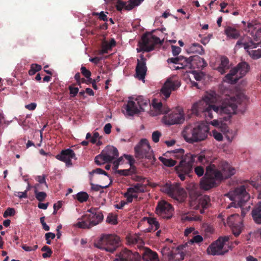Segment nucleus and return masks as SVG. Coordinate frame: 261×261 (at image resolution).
Masks as SVG:
<instances>
[{
	"instance_id": "46",
	"label": "nucleus",
	"mask_w": 261,
	"mask_h": 261,
	"mask_svg": "<svg viewBox=\"0 0 261 261\" xmlns=\"http://www.w3.org/2000/svg\"><path fill=\"white\" fill-rule=\"evenodd\" d=\"M172 152L173 153V156L176 159H182L184 156L185 150L183 149L179 148L172 151Z\"/></svg>"
},
{
	"instance_id": "3",
	"label": "nucleus",
	"mask_w": 261,
	"mask_h": 261,
	"mask_svg": "<svg viewBox=\"0 0 261 261\" xmlns=\"http://www.w3.org/2000/svg\"><path fill=\"white\" fill-rule=\"evenodd\" d=\"M209 129L208 125L206 123L201 122L194 127L187 126L182 134L186 142L193 143L204 140L207 137Z\"/></svg>"
},
{
	"instance_id": "13",
	"label": "nucleus",
	"mask_w": 261,
	"mask_h": 261,
	"mask_svg": "<svg viewBox=\"0 0 261 261\" xmlns=\"http://www.w3.org/2000/svg\"><path fill=\"white\" fill-rule=\"evenodd\" d=\"M163 118V122L168 125L182 123L185 121L184 114L182 111L176 109L169 113H165Z\"/></svg>"
},
{
	"instance_id": "48",
	"label": "nucleus",
	"mask_w": 261,
	"mask_h": 261,
	"mask_svg": "<svg viewBox=\"0 0 261 261\" xmlns=\"http://www.w3.org/2000/svg\"><path fill=\"white\" fill-rule=\"evenodd\" d=\"M137 193H143L145 191L146 186L139 183L133 185Z\"/></svg>"
},
{
	"instance_id": "29",
	"label": "nucleus",
	"mask_w": 261,
	"mask_h": 261,
	"mask_svg": "<svg viewBox=\"0 0 261 261\" xmlns=\"http://www.w3.org/2000/svg\"><path fill=\"white\" fill-rule=\"evenodd\" d=\"M229 68V61L228 59L226 57H222L221 58V64L217 68L218 71L222 74L226 72Z\"/></svg>"
},
{
	"instance_id": "36",
	"label": "nucleus",
	"mask_w": 261,
	"mask_h": 261,
	"mask_svg": "<svg viewBox=\"0 0 261 261\" xmlns=\"http://www.w3.org/2000/svg\"><path fill=\"white\" fill-rule=\"evenodd\" d=\"M136 101H137V105L139 107L140 111H144L145 107H147L149 103V101L147 99L143 98L142 96H140L136 98Z\"/></svg>"
},
{
	"instance_id": "17",
	"label": "nucleus",
	"mask_w": 261,
	"mask_h": 261,
	"mask_svg": "<svg viewBox=\"0 0 261 261\" xmlns=\"http://www.w3.org/2000/svg\"><path fill=\"white\" fill-rule=\"evenodd\" d=\"M244 48L254 59L261 57V42L255 43L251 40L244 44Z\"/></svg>"
},
{
	"instance_id": "39",
	"label": "nucleus",
	"mask_w": 261,
	"mask_h": 261,
	"mask_svg": "<svg viewBox=\"0 0 261 261\" xmlns=\"http://www.w3.org/2000/svg\"><path fill=\"white\" fill-rule=\"evenodd\" d=\"M107 159V158L103 153L102 151H101L100 154L96 156L94 161L97 165H101L105 163H109Z\"/></svg>"
},
{
	"instance_id": "28",
	"label": "nucleus",
	"mask_w": 261,
	"mask_h": 261,
	"mask_svg": "<svg viewBox=\"0 0 261 261\" xmlns=\"http://www.w3.org/2000/svg\"><path fill=\"white\" fill-rule=\"evenodd\" d=\"M250 185L254 187L258 192L259 194L258 195L259 198H261V174H258L256 177H252L250 181Z\"/></svg>"
},
{
	"instance_id": "64",
	"label": "nucleus",
	"mask_w": 261,
	"mask_h": 261,
	"mask_svg": "<svg viewBox=\"0 0 261 261\" xmlns=\"http://www.w3.org/2000/svg\"><path fill=\"white\" fill-rule=\"evenodd\" d=\"M107 222L113 224H116L117 223L116 218L113 216H109L107 218Z\"/></svg>"
},
{
	"instance_id": "24",
	"label": "nucleus",
	"mask_w": 261,
	"mask_h": 261,
	"mask_svg": "<svg viewBox=\"0 0 261 261\" xmlns=\"http://www.w3.org/2000/svg\"><path fill=\"white\" fill-rule=\"evenodd\" d=\"M142 220L147 221L150 227L147 229L148 232L154 231L160 227V224L156 219L152 217H144Z\"/></svg>"
},
{
	"instance_id": "63",
	"label": "nucleus",
	"mask_w": 261,
	"mask_h": 261,
	"mask_svg": "<svg viewBox=\"0 0 261 261\" xmlns=\"http://www.w3.org/2000/svg\"><path fill=\"white\" fill-rule=\"evenodd\" d=\"M36 180L40 183V184H44L45 186L47 187V185L45 181V175L42 176H38L37 177Z\"/></svg>"
},
{
	"instance_id": "9",
	"label": "nucleus",
	"mask_w": 261,
	"mask_h": 261,
	"mask_svg": "<svg viewBox=\"0 0 261 261\" xmlns=\"http://www.w3.org/2000/svg\"><path fill=\"white\" fill-rule=\"evenodd\" d=\"M250 66L246 62L239 63L236 67L231 69L225 76V81L230 84H236L249 71Z\"/></svg>"
},
{
	"instance_id": "49",
	"label": "nucleus",
	"mask_w": 261,
	"mask_h": 261,
	"mask_svg": "<svg viewBox=\"0 0 261 261\" xmlns=\"http://www.w3.org/2000/svg\"><path fill=\"white\" fill-rule=\"evenodd\" d=\"M92 15L93 16H98V19L100 20L105 21H108V17L103 11H101L100 13L94 12L92 13Z\"/></svg>"
},
{
	"instance_id": "51",
	"label": "nucleus",
	"mask_w": 261,
	"mask_h": 261,
	"mask_svg": "<svg viewBox=\"0 0 261 261\" xmlns=\"http://www.w3.org/2000/svg\"><path fill=\"white\" fill-rule=\"evenodd\" d=\"M15 214V211L14 208H8L3 214V217L4 218H7L8 216H13Z\"/></svg>"
},
{
	"instance_id": "43",
	"label": "nucleus",
	"mask_w": 261,
	"mask_h": 261,
	"mask_svg": "<svg viewBox=\"0 0 261 261\" xmlns=\"http://www.w3.org/2000/svg\"><path fill=\"white\" fill-rule=\"evenodd\" d=\"M128 2H124L121 0H117L116 8L118 11H121L123 9L127 11Z\"/></svg>"
},
{
	"instance_id": "60",
	"label": "nucleus",
	"mask_w": 261,
	"mask_h": 261,
	"mask_svg": "<svg viewBox=\"0 0 261 261\" xmlns=\"http://www.w3.org/2000/svg\"><path fill=\"white\" fill-rule=\"evenodd\" d=\"M193 74L194 75V79L198 81H201L203 76V73L202 72H196V71H193Z\"/></svg>"
},
{
	"instance_id": "23",
	"label": "nucleus",
	"mask_w": 261,
	"mask_h": 261,
	"mask_svg": "<svg viewBox=\"0 0 261 261\" xmlns=\"http://www.w3.org/2000/svg\"><path fill=\"white\" fill-rule=\"evenodd\" d=\"M210 201V197L207 195H204L199 199L197 206L200 208L201 214H203L204 210L209 206Z\"/></svg>"
},
{
	"instance_id": "54",
	"label": "nucleus",
	"mask_w": 261,
	"mask_h": 261,
	"mask_svg": "<svg viewBox=\"0 0 261 261\" xmlns=\"http://www.w3.org/2000/svg\"><path fill=\"white\" fill-rule=\"evenodd\" d=\"M81 72L83 76L86 78H89L91 75V73L90 70L86 69L84 66H82L81 68Z\"/></svg>"
},
{
	"instance_id": "35",
	"label": "nucleus",
	"mask_w": 261,
	"mask_h": 261,
	"mask_svg": "<svg viewBox=\"0 0 261 261\" xmlns=\"http://www.w3.org/2000/svg\"><path fill=\"white\" fill-rule=\"evenodd\" d=\"M126 240L128 244L135 245L140 244L142 242V239L137 235H130L126 237Z\"/></svg>"
},
{
	"instance_id": "15",
	"label": "nucleus",
	"mask_w": 261,
	"mask_h": 261,
	"mask_svg": "<svg viewBox=\"0 0 261 261\" xmlns=\"http://www.w3.org/2000/svg\"><path fill=\"white\" fill-rule=\"evenodd\" d=\"M173 208L171 204L165 200L159 201L155 208L156 214L164 219H169L173 215Z\"/></svg>"
},
{
	"instance_id": "10",
	"label": "nucleus",
	"mask_w": 261,
	"mask_h": 261,
	"mask_svg": "<svg viewBox=\"0 0 261 261\" xmlns=\"http://www.w3.org/2000/svg\"><path fill=\"white\" fill-rule=\"evenodd\" d=\"M134 150L135 157L137 159H154L148 141L146 139H142L135 147Z\"/></svg>"
},
{
	"instance_id": "7",
	"label": "nucleus",
	"mask_w": 261,
	"mask_h": 261,
	"mask_svg": "<svg viewBox=\"0 0 261 261\" xmlns=\"http://www.w3.org/2000/svg\"><path fill=\"white\" fill-rule=\"evenodd\" d=\"M90 213L83 215L81 218V221L76 223V226L80 228H90L100 223L103 215L101 212H96V208H91L87 211Z\"/></svg>"
},
{
	"instance_id": "5",
	"label": "nucleus",
	"mask_w": 261,
	"mask_h": 261,
	"mask_svg": "<svg viewBox=\"0 0 261 261\" xmlns=\"http://www.w3.org/2000/svg\"><path fill=\"white\" fill-rule=\"evenodd\" d=\"M94 246L101 250L113 253L121 246V240L117 235L103 234Z\"/></svg>"
},
{
	"instance_id": "22",
	"label": "nucleus",
	"mask_w": 261,
	"mask_h": 261,
	"mask_svg": "<svg viewBox=\"0 0 261 261\" xmlns=\"http://www.w3.org/2000/svg\"><path fill=\"white\" fill-rule=\"evenodd\" d=\"M143 261H159L158 253L149 248H145L142 254Z\"/></svg>"
},
{
	"instance_id": "32",
	"label": "nucleus",
	"mask_w": 261,
	"mask_h": 261,
	"mask_svg": "<svg viewBox=\"0 0 261 261\" xmlns=\"http://www.w3.org/2000/svg\"><path fill=\"white\" fill-rule=\"evenodd\" d=\"M238 222H241V218L238 214H234L230 215L227 218V223L230 227L238 223Z\"/></svg>"
},
{
	"instance_id": "30",
	"label": "nucleus",
	"mask_w": 261,
	"mask_h": 261,
	"mask_svg": "<svg viewBox=\"0 0 261 261\" xmlns=\"http://www.w3.org/2000/svg\"><path fill=\"white\" fill-rule=\"evenodd\" d=\"M188 50L190 53H196L200 55H202L204 53L203 47L197 43L192 44L189 47Z\"/></svg>"
},
{
	"instance_id": "37",
	"label": "nucleus",
	"mask_w": 261,
	"mask_h": 261,
	"mask_svg": "<svg viewBox=\"0 0 261 261\" xmlns=\"http://www.w3.org/2000/svg\"><path fill=\"white\" fill-rule=\"evenodd\" d=\"M159 159L165 166L167 167H173L176 164V161L172 159H167L163 156H160Z\"/></svg>"
},
{
	"instance_id": "19",
	"label": "nucleus",
	"mask_w": 261,
	"mask_h": 261,
	"mask_svg": "<svg viewBox=\"0 0 261 261\" xmlns=\"http://www.w3.org/2000/svg\"><path fill=\"white\" fill-rule=\"evenodd\" d=\"M187 66L191 69H202L207 65V63L203 58L196 55L187 58Z\"/></svg>"
},
{
	"instance_id": "52",
	"label": "nucleus",
	"mask_w": 261,
	"mask_h": 261,
	"mask_svg": "<svg viewBox=\"0 0 261 261\" xmlns=\"http://www.w3.org/2000/svg\"><path fill=\"white\" fill-rule=\"evenodd\" d=\"M203 241V238L200 235H196L193 237V238L190 240L191 244L193 243H199L202 242Z\"/></svg>"
},
{
	"instance_id": "59",
	"label": "nucleus",
	"mask_w": 261,
	"mask_h": 261,
	"mask_svg": "<svg viewBox=\"0 0 261 261\" xmlns=\"http://www.w3.org/2000/svg\"><path fill=\"white\" fill-rule=\"evenodd\" d=\"M172 52L174 56H177L181 51V48L176 46L172 45Z\"/></svg>"
},
{
	"instance_id": "41",
	"label": "nucleus",
	"mask_w": 261,
	"mask_h": 261,
	"mask_svg": "<svg viewBox=\"0 0 261 261\" xmlns=\"http://www.w3.org/2000/svg\"><path fill=\"white\" fill-rule=\"evenodd\" d=\"M38 184H36L35 186V190H34V193L35 195L36 198L39 201H43L46 197V194L44 192H38L37 189V187L38 186Z\"/></svg>"
},
{
	"instance_id": "27",
	"label": "nucleus",
	"mask_w": 261,
	"mask_h": 261,
	"mask_svg": "<svg viewBox=\"0 0 261 261\" xmlns=\"http://www.w3.org/2000/svg\"><path fill=\"white\" fill-rule=\"evenodd\" d=\"M224 32L227 37L231 39H237L240 36V32L238 30L230 26L226 27Z\"/></svg>"
},
{
	"instance_id": "58",
	"label": "nucleus",
	"mask_w": 261,
	"mask_h": 261,
	"mask_svg": "<svg viewBox=\"0 0 261 261\" xmlns=\"http://www.w3.org/2000/svg\"><path fill=\"white\" fill-rule=\"evenodd\" d=\"M100 138L101 137L99 136V133L97 132H94L91 139L90 140V142L92 144H95L96 143L97 139Z\"/></svg>"
},
{
	"instance_id": "31",
	"label": "nucleus",
	"mask_w": 261,
	"mask_h": 261,
	"mask_svg": "<svg viewBox=\"0 0 261 261\" xmlns=\"http://www.w3.org/2000/svg\"><path fill=\"white\" fill-rule=\"evenodd\" d=\"M187 58L183 56H179L176 58H170L167 60L168 63H174L176 64H180L181 66H186L187 61Z\"/></svg>"
},
{
	"instance_id": "34",
	"label": "nucleus",
	"mask_w": 261,
	"mask_h": 261,
	"mask_svg": "<svg viewBox=\"0 0 261 261\" xmlns=\"http://www.w3.org/2000/svg\"><path fill=\"white\" fill-rule=\"evenodd\" d=\"M152 106L154 108L159 110L162 113H167L169 112V109L164 106L161 102H155L153 101Z\"/></svg>"
},
{
	"instance_id": "4",
	"label": "nucleus",
	"mask_w": 261,
	"mask_h": 261,
	"mask_svg": "<svg viewBox=\"0 0 261 261\" xmlns=\"http://www.w3.org/2000/svg\"><path fill=\"white\" fill-rule=\"evenodd\" d=\"M226 196L229 198L232 202L229 204V207H241V215L244 217L246 212L248 211L250 206L243 207L246 203L250 198L249 194L246 192L244 186L236 188L233 191H230Z\"/></svg>"
},
{
	"instance_id": "14",
	"label": "nucleus",
	"mask_w": 261,
	"mask_h": 261,
	"mask_svg": "<svg viewBox=\"0 0 261 261\" xmlns=\"http://www.w3.org/2000/svg\"><path fill=\"white\" fill-rule=\"evenodd\" d=\"M180 86V82L174 77L168 78L161 89V93L164 98L167 99L172 91L176 90Z\"/></svg>"
},
{
	"instance_id": "6",
	"label": "nucleus",
	"mask_w": 261,
	"mask_h": 261,
	"mask_svg": "<svg viewBox=\"0 0 261 261\" xmlns=\"http://www.w3.org/2000/svg\"><path fill=\"white\" fill-rule=\"evenodd\" d=\"M197 158V162L205 166L208 164L209 161L204 155H195L190 153H187L181 160L179 164L176 166L175 169L184 171L186 173L192 172L193 164Z\"/></svg>"
},
{
	"instance_id": "55",
	"label": "nucleus",
	"mask_w": 261,
	"mask_h": 261,
	"mask_svg": "<svg viewBox=\"0 0 261 261\" xmlns=\"http://www.w3.org/2000/svg\"><path fill=\"white\" fill-rule=\"evenodd\" d=\"M213 136L214 137V138L218 141H221L223 140V136L221 133L218 132L216 130H213Z\"/></svg>"
},
{
	"instance_id": "16",
	"label": "nucleus",
	"mask_w": 261,
	"mask_h": 261,
	"mask_svg": "<svg viewBox=\"0 0 261 261\" xmlns=\"http://www.w3.org/2000/svg\"><path fill=\"white\" fill-rule=\"evenodd\" d=\"M116 256V261H141L139 253L133 252L126 248L122 249Z\"/></svg>"
},
{
	"instance_id": "33",
	"label": "nucleus",
	"mask_w": 261,
	"mask_h": 261,
	"mask_svg": "<svg viewBox=\"0 0 261 261\" xmlns=\"http://www.w3.org/2000/svg\"><path fill=\"white\" fill-rule=\"evenodd\" d=\"M182 220L186 221H201L202 217L194 214H191L188 215H184L182 217Z\"/></svg>"
},
{
	"instance_id": "61",
	"label": "nucleus",
	"mask_w": 261,
	"mask_h": 261,
	"mask_svg": "<svg viewBox=\"0 0 261 261\" xmlns=\"http://www.w3.org/2000/svg\"><path fill=\"white\" fill-rule=\"evenodd\" d=\"M130 169H124V170H116V173L119 174L120 175L127 176L129 174Z\"/></svg>"
},
{
	"instance_id": "2",
	"label": "nucleus",
	"mask_w": 261,
	"mask_h": 261,
	"mask_svg": "<svg viewBox=\"0 0 261 261\" xmlns=\"http://www.w3.org/2000/svg\"><path fill=\"white\" fill-rule=\"evenodd\" d=\"M207 165L205 173L200 181V188L204 190L216 187L222 180L230 177L236 172L235 169L225 161L220 163L219 169L212 163Z\"/></svg>"
},
{
	"instance_id": "18",
	"label": "nucleus",
	"mask_w": 261,
	"mask_h": 261,
	"mask_svg": "<svg viewBox=\"0 0 261 261\" xmlns=\"http://www.w3.org/2000/svg\"><path fill=\"white\" fill-rule=\"evenodd\" d=\"M140 59L137 60V64L136 67V77L140 80H143L145 79L147 69L146 63V59L142 55H140Z\"/></svg>"
},
{
	"instance_id": "25",
	"label": "nucleus",
	"mask_w": 261,
	"mask_h": 261,
	"mask_svg": "<svg viewBox=\"0 0 261 261\" xmlns=\"http://www.w3.org/2000/svg\"><path fill=\"white\" fill-rule=\"evenodd\" d=\"M125 110L127 115L129 116H133L140 112V110L138 108L136 102L132 100L128 101Z\"/></svg>"
},
{
	"instance_id": "11",
	"label": "nucleus",
	"mask_w": 261,
	"mask_h": 261,
	"mask_svg": "<svg viewBox=\"0 0 261 261\" xmlns=\"http://www.w3.org/2000/svg\"><path fill=\"white\" fill-rule=\"evenodd\" d=\"M161 190L171 197L180 201H182L187 195L184 189L180 188L177 185L171 183H166L162 187Z\"/></svg>"
},
{
	"instance_id": "47",
	"label": "nucleus",
	"mask_w": 261,
	"mask_h": 261,
	"mask_svg": "<svg viewBox=\"0 0 261 261\" xmlns=\"http://www.w3.org/2000/svg\"><path fill=\"white\" fill-rule=\"evenodd\" d=\"M111 49L112 48L109 44H108V42L104 41L102 43L101 49L99 51V54L102 55L103 54H107L108 53V51Z\"/></svg>"
},
{
	"instance_id": "53",
	"label": "nucleus",
	"mask_w": 261,
	"mask_h": 261,
	"mask_svg": "<svg viewBox=\"0 0 261 261\" xmlns=\"http://www.w3.org/2000/svg\"><path fill=\"white\" fill-rule=\"evenodd\" d=\"M161 136V133L158 130L154 131L152 133V141L155 142L157 143L159 141L160 138Z\"/></svg>"
},
{
	"instance_id": "62",
	"label": "nucleus",
	"mask_w": 261,
	"mask_h": 261,
	"mask_svg": "<svg viewBox=\"0 0 261 261\" xmlns=\"http://www.w3.org/2000/svg\"><path fill=\"white\" fill-rule=\"evenodd\" d=\"M91 173L98 174H104L105 175L108 176V173L101 168H96V169L92 170Z\"/></svg>"
},
{
	"instance_id": "8",
	"label": "nucleus",
	"mask_w": 261,
	"mask_h": 261,
	"mask_svg": "<svg viewBox=\"0 0 261 261\" xmlns=\"http://www.w3.org/2000/svg\"><path fill=\"white\" fill-rule=\"evenodd\" d=\"M163 41L152 35L151 33L144 34L138 42L139 48H137L138 53L141 51L149 52L154 49L155 46L162 44Z\"/></svg>"
},
{
	"instance_id": "40",
	"label": "nucleus",
	"mask_w": 261,
	"mask_h": 261,
	"mask_svg": "<svg viewBox=\"0 0 261 261\" xmlns=\"http://www.w3.org/2000/svg\"><path fill=\"white\" fill-rule=\"evenodd\" d=\"M144 0H129L128 1L127 11H130L135 7L139 6Z\"/></svg>"
},
{
	"instance_id": "38",
	"label": "nucleus",
	"mask_w": 261,
	"mask_h": 261,
	"mask_svg": "<svg viewBox=\"0 0 261 261\" xmlns=\"http://www.w3.org/2000/svg\"><path fill=\"white\" fill-rule=\"evenodd\" d=\"M230 227L231 228L233 234L236 237H238L242 231V223L241 222H238V223L230 226Z\"/></svg>"
},
{
	"instance_id": "12",
	"label": "nucleus",
	"mask_w": 261,
	"mask_h": 261,
	"mask_svg": "<svg viewBox=\"0 0 261 261\" xmlns=\"http://www.w3.org/2000/svg\"><path fill=\"white\" fill-rule=\"evenodd\" d=\"M228 236L221 237L218 240L212 243L207 248L206 252L208 255H223L225 252L222 249L226 242L229 241ZM226 251H225L226 252Z\"/></svg>"
},
{
	"instance_id": "57",
	"label": "nucleus",
	"mask_w": 261,
	"mask_h": 261,
	"mask_svg": "<svg viewBox=\"0 0 261 261\" xmlns=\"http://www.w3.org/2000/svg\"><path fill=\"white\" fill-rule=\"evenodd\" d=\"M70 94L71 97L75 96L79 92V89L77 87H73L72 86L69 87Z\"/></svg>"
},
{
	"instance_id": "56",
	"label": "nucleus",
	"mask_w": 261,
	"mask_h": 261,
	"mask_svg": "<svg viewBox=\"0 0 261 261\" xmlns=\"http://www.w3.org/2000/svg\"><path fill=\"white\" fill-rule=\"evenodd\" d=\"M176 171L178 174L179 177L182 181H184L185 179L186 175L189 177L191 176V173H192V172H189L188 174H187L184 171H179L178 170H176Z\"/></svg>"
},
{
	"instance_id": "20",
	"label": "nucleus",
	"mask_w": 261,
	"mask_h": 261,
	"mask_svg": "<svg viewBox=\"0 0 261 261\" xmlns=\"http://www.w3.org/2000/svg\"><path fill=\"white\" fill-rule=\"evenodd\" d=\"M56 158L61 161L65 162L67 166H71L72 165L71 159H76L75 153L70 148L62 150L60 154L56 155Z\"/></svg>"
},
{
	"instance_id": "21",
	"label": "nucleus",
	"mask_w": 261,
	"mask_h": 261,
	"mask_svg": "<svg viewBox=\"0 0 261 261\" xmlns=\"http://www.w3.org/2000/svg\"><path fill=\"white\" fill-rule=\"evenodd\" d=\"M109 163L116 159L119 155V152L116 147L108 146L102 151Z\"/></svg>"
},
{
	"instance_id": "45",
	"label": "nucleus",
	"mask_w": 261,
	"mask_h": 261,
	"mask_svg": "<svg viewBox=\"0 0 261 261\" xmlns=\"http://www.w3.org/2000/svg\"><path fill=\"white\" fill-rule=\"evenodd\" d=\"M42 251L46 252L42 254V257L44 258L49 257L51 256L53 251L49 247L47 246H44L41 249Z\"/></svg>"
},
{
	"instance_id": "1",
	"label": "nucleus",
	"mask_w": 261,
	"mask_h": 261,
	"mask_svg": "<svg viewBox=\"0 0 261 261\" xmlns=\"http://www.w3.org/2000/svg\"><path fill=\"white\" fill-rule=\"evenodd\" d=\"M217 100V94L215 92L206 93L201 100L193 105L192 114L198 117L203 116L208 121L214 117L213 112L228 115L236 113L237 106L232 99L225 100L219 106L212 104Z\"/></svg>"
},
{
	"instance_id": "42",
	"label": "nucleus",
	"mask_w": 261,
	"mask_h": 261,
	"mask_svg": "<svg viewBox=\"0 0 261 261\" xmlns=\"http://www.w3.org/2000/svg\"><path fill=\"white\" fill-rule=\"evenodd\" d=\"M89 196L85 192H80L76 195V198L80 202L86 201L88 199Z\"/></svg>"
},
{
	"instance_id": "26",
	"label": "nucleus",
	"mask_w": 261,
	"mask_h": 261,
	"mask_svg": "<svg viewBox=\"0 0 261 261\" xmlns=\"http://www.w3.org/2000/svg\"><path fill=\"white\" fill-rule=\"evenodd\" d=\"M252 216L256 223L261 224V201L252 210Z\"/></svg>"
},
{
	"instance_id": "44",
	"label": "nucleus",
	"mask_w": 261,
	"mask_h": 261,
	"mask_svg": "<svg viewBox=\"0 0 261 261\" xmlns=\"http://www.w3.org/2000/svg\"><path fill=\"white\" fill-rule=\"evenodd\" d=\"M41 69V65L37 64H32L31 66V68L29 70V74L30 75H34L37 71Z\"/></svg>"
},
{
	"instance_id": "50",
	"label": "nucleus",
	"mask_w": 261,
	"mask_h": 261,
	"mask_svg": "<svg viewBox=\"0 0 261 261\" xmlns=\"http://www.w3.org/2000/svg\"><path fill=\"white\" fill-rule=\"evenodd\" d=\"M194 172L198 176L200 177L204 175V169L201 166H197L194 168Z\"/></svg>"
}]
</instances>
